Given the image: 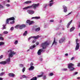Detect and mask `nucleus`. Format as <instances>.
I'll return each mask as SVG.
<instances>
[{"label": "nucleus", "mask_w": 80, "mask_h": 80, "mask_svg": "<svg viewBox=\"0 0 80 80\" xmlns=\"http://www.w3.org/2000/svg\"><path fill=\"white\" fill-rule=\"evenodd\" d=\"M10 53L9 54V58L6 60V62L9 63L10 62V57H13V55H15L16 53L14 52H12V50H10Z\"/></svg>", "instance_id": "f257e3e1"}, {"label": "nucleus", "mask_w": 80, "mask_h": 80, "mask_svg": "<svg viewBox=\"0 0 80 80\" xmlns=\"http://www.w3.org/2000/svg\"><path fill=\"white\" fill-rule=\"evenodd\" d=\"M39 4H40L39 3L37 4H33L31 6H28L27 8H33L34 10H36V8H37L38 7H39Z\"/></svg>", "instance_id": "f03ea898"}, {"label": "nucleus", "mask_w": 80, "mask_h": 80, "mask_svg": "<svg viewBox=\"0 0 80 80\" xmlns=\"http://www.w3.org/2000/svg\"><path fill=\"white\" fill-rule=\"evenodd\" d=\"M39 4H40L39 3L37 4H33L31 6H28L27 8H33L34 10H36V8H37L38 7H39Z\"/></svg>", "instance_id": "7ed1b4c3"}, {"label": "nucleus", "mask_w": 80, "mask_h": 80, "mask_svg": "<svg viewBox=\"0 0 80 80\" xmlns=\"http://www.w3.org/2000/svg\"><path fill=\"white\" fill-rule=\"evenodd\" d=\"M49 45V43L47 42V41H46L42 43L41 44V46L43 49H45L47 48V46Z\"/></svg>", "instance_id": "20e7f679"}, {"label": "nucleus", "mask_w": 80, "mask_h": 80, "mask_svg": "<svg viewBox=\"0 0 80 80\" xmlns=\"http://www.w3.org/2000/svg\"><path fill=\"white\" fill-rule=\"evenodd\" d=\"M15 20V18L14 17H12V18H8L6 21V24H8V22H9V20Z\"/></svg>", "instance_id": "39448f33"}, {"label": "nucleus", "mask_w": 80, "mask_h": 80, "mask_svg": "<svg viewBox=\"0 0 80 80\" xmlns=\"http://www.w3.org/2000/svg\"><path fill=\"white\" fill-rule=\"evenodd\" d=\"M40 37V36L39 35H38L37 36H32L31 37H30L28 38V40H30L32 38H35V39H38V38Z\"/></svg>", "instance_id": "423d86ee"}, {"label": "nucleus", "mask_w": 80, "mask_h": 80, "mask_svg": "<svg viewBox=\"0 0 80 80\" xmlns=\"http://www.w3.org/2000/svg\"><path fill=\"white\" fill-rule=\"evenodd\" d=\"M27 12L29 14H30V15H32L34 13H35L34 11L32 10H28Z\"/></svg>", "instance_id": "0eeeda50"}, {"label": "nucleus", "mask_w": 80, "mask_h": 80, "mask_svg": "<svg viewBox=\"0 0 80 80\" xmlns=\"http://www.w3.org/2000/svg\"><path fill=\"white\" fill-rule=\"evenodd\" d=\"M65 40V37L62 38L59 40V43H62Z\"/></svg>", "instance_id": "6e6552de"}, {"label": "nucleus", "mask_w": 80, "mask_h": 80, "mask_svg": "<svg viewBox=\"0 0 80 80\" xmlns=\"http://www.w3.org/2000/svg\"><path fill=\"white\" fill-rule=\"evenodd\" d=\"M42 52H43V49H39L37 52L38 55H41V53Z\"/></svg>", "instance_id": "1a4fd4ad"}, {"label": "nucleus", "mask_w": 80, "mask_h": 80, "mask_svg": "<svg viewBox=\"0 0 80 80\" xmlns=\"http://www.w3.org/2000/svg\"><path fill=\"white\" fill-rule=\"evenodd\" d=\"M73 64L72 63H70L68 64V68L70 69L71 68L73 67Z\"/></svg>", "instance_id": "9d476101"}, {"label": "nucleus", "mask_w": 80, "mask_h": 80, "mask_svg": "<svg viewBox=\"0 0 80 80\" xmlns=\"http://www.w3.org/2000/svg\"><path fill=\"white\" fill-rule=\"evenodd\" d=\"M80 48V43H77L75 48V50H78Z\"/></svg>", "instance_id": "9b49d317"}, {"label": "nucleus", "mask_w": 80, "mask_h": 80, "mask_svg": "<svg viewBox=\"0 0 80 80\" xmlns=\"http://www.w3.org/2000/svg\"><path fill=\"white\" fill-rule=\"evenodd\" d=\"M63 8L64 9V12H65V13H66L67 12V7L65 6H63Z\"/></svg>", "instance_id": "f8f14e48"}, {"label": "nucleus", "mask_w": 80, "mask_h": 80, "mask_svg": "<svg viewBox=\"0 0 80 80\" xmlns=\"http://www.w3.org/2000/svg\"><path fill=\"white\" fill-rule=\"evenodd\" d=\"M26 27V26L25 24H22L19 26L20 29H22L23 28H25Z\"/></svg>", "instance_id": "ddd939ff"}, {"label": "nucleus", "mask_w": 80, "mask_h": 80, "mask_svg": "<svg viewBox=\"0 0 80 80\" xmlns=\"http://www.w3.org/2000/svg\"><path fill=\"white\" fill-rule=\"evenodd\" d=\"M9 75L10 77H15V74L13 73H10L9 74Z\"/></svg>", "instance_id": "4468645a"}, {"label": "nucleus", "mask_w": 80, "mask_h": 80, "mask_svg": "<svg viewBox=\"0 0 80 80\" xmlns=\"http://www.w3.org/2000/svg\"><path fill=\"white\" fill-rule=\"evenodd\" d=\"M34 67L33 66H31L30 67V68H29V70H33L34 68Z\"/></svg>", "instance_id": "2eb2a0df"}, {"label": "nucleus", "mask_w": 80, "mask_h": 80, "mask_svg": "<svg viewBox=\"0 0 80 80\" xmlns=\"http://www.w3.org/2000/svg\"><path fill=\"white\" fill-rule=\"evenodd\" d=\"M35 32H38L40 30V28L39 27L34 29Z\"/></svg>", "instance_id": "dca6fc26"}, {"label": "nucleus", "mask_w": 80, "mask_h": 80, "mask_svg": "<svg viewBox=\"0 0 80 80\" xmlns=\"http://www.w3.org/2000/svg\"><path fill=\"white\" fill-rule=\"evenodd\" d=\"M7 63L6 61H2L0 62V64H2L3 65H5Z\"/></svg>", "instance_id": "f3484780"}, {"label": "nucleus", "mask_w": 80, "mask_h": 80, "mask_svg": "<svg viewBox=\"0 0 80 80\" xmlns=\"http://www.w3.org/2000/svg\"><path fill=\"white\" fill-rule=\"evenodd\" d=\"M72 21H73V20H72L69 22L68 24V25H67V28H68L69 27V26H70V25L71 24V23L72 22Z\"/></svg>", "instance_id": "a211bd4d"}, {"label": "nucleus", "mask_w": 80, "mask_h": 80, "mask_svg": "<svg viewBox=\"0 0 80 80\" xmlns=\"http://www.w3.org/2000/svg\"><path fill=\"white\" fill-rule=\"evenodd\" d=\"M54 41L53 42L52 45H53V44H54L55 43V45H57V42H55V38H54Z\"/></svg>", "instance_id": "6ab92c4d"}, {"label": "nucleus", "mask_w": 80, "mask_h": 80, "mask_svg": "<svg viewBox=\"0 0 80 80\" xmlns=\"http://www.w3.org/2000/svg\"><path fill=\"white\" fill-rule=\"evenodd\" d=\"M35 45L34 44L33 46H31L29 47V49H31V50H32L33 48H35Z\"/></svg>", "instance_id": "aec40b11"}, {"label": "nucleus", "mask_w": 80, "mask_h": 80, "mask_svg": "<svg viewBox=\"0 0 80 80\" xmlns=\"http://www.w3.org/2000/svg\"><path fill=\"white\" fill-rule=\"evenodd\" d=\"M35 22L34 21H30L29 22V25H32V24L34 23Z\"/></svg>", "instance_id": "412c9836"}, {"label": "nucleus", "mask_w": 80, "mask_h": 80, "mask_svg": "<svg viewBox=\"0 0 80 80\" xmlns=\"http://www.w3.org/2000/svg\"><path fill=\"white\" fill-rule=\"evenodd\" d=\"M74 29H75V27H72L70 29V32H72V31L74 30Z\"/></svg>", "instance_id": "4be33fe9"}, {"label": "nucleus", "mask_w": 80, "mask_h": 80, "mask_svg": "<svg viewBox=\"0 0 80 80\" xmlns=\"http://www.w3.org/2000/svg\"><path fill=\"white\" fill-rule=\"evenodd\" d=\"M0 40H3V38L2 37V35L1 34H0Z\"/></svg>", "instance_id": "5701e85b"}, {"label": "nucleus", "mask_w": 80, "mask_h": 80, "mask_svg": "<svg viewBox=\"0 0 80 80\" xmlns=\"http://www.w3.org/2000/svg\"><path fill=\"white\" fill-rule=\"evenodd\" d=\"M5 45V42H0V46H2V45Z\"/></svg>", "instance_id": "b1692460"}, {"label": "nucleus", "mask_w": 80, "mask_h": 80, "mask_svg": "<svg viewBox=\"0 0 80 80\" xmlns=\"http://www.w3.org/2000/svg\"><path fill=\"white\" fill-rule=\"evenodd\" d=\"M37 80V78L36 77H33L30 80Z\"/></svg>", "instance_id": "393cba45"}, {"label": "nucleus", "mask_w": 80, "mask_h": 80, "mask_svg": "<svg viewBox=\"0 0 80 80\" xmlns=\"http://www.w3.org/2000/svg\"><path fill=\"white\" fill-rule=\"evenodd\" d=\"M27 31H25V32L23 33V35L24 36H27Z\"/></svg>", "instance_id": "a878e982"}, {"label": "nucleus", "mask_w": 80, "mask_h": 80, "mask_svg": "<svg viewBox=\"0 0 80 80\" xmlns=\"http://www.w3.org/2000/svg\"><path fill=\"white\" fill-rule=\"evenodd\" d=\"M24 3L26 4H28V3H32V2L28 1H26V2H25Z\"/></svg>", "instance_id": "bb28decb"}, {"label": "nucleus", "mask_w": 80, "mask_h": 80, "mask_svg": "<svg viewBox=\"0 0 80 80\" xmlns=\"http://www.w3.org/2000/svg\"><path fill=\"white\" fill-rule=\"evenodd\" d=\"M22 77L23 78H28V77L26 76L25 75H22Z\"/></svg>", "instance_id": "cd10ccee"}, {"label": "nucleus", "mask_w": 80, "mask_h": 80, "mask_svg": "<svg viewBox=\"0 0 80 80\" xmlns=\"http://www.w3.org/2000/svg\"><path fill=\"white\" fill-rule=\"evenodd\" d=\"M19 66L20 67H21V68H22L23 67H24L23 65L22 64H20L19 65Z\"/></svg>", "instance_id": "c85d7f7f"}, {"label": "nucleus", "mask_w": 80, "mask_h": 80, "mask_svg": "<svg viewBox=\"0 0 80 80\" xmlns=\"http://www.w3.org/2000/svg\"><path fill=\"white\" fill-rule=\"evenodd\" d=\"M3 27H2V30H3L4 29H6V27H5V25L3 24Z\"/></svg>", "instance_id": "c756f323"}, {"label": "nucleus", "mask_w": 80, "mask_h": 80, "mask_svg": "<svg viewBox=\"0 0 80 80\" xmlns=\"http://www.w3.org/2000/svg\"><path fill=\"white\" fill-rule=\"evenodd\" d=\"M78 41H79V40H78V39H76V44H77V43H78Z\"/></svg>", "instance_id": "7c9ffc66"}, {"label": "nucleus", "mask_w": 80, "mask_h": 80, "mask_svg": "<svg viewBox=\"0 0 80 80\" xmlns=\"http://www.w3.org/2000/svg\"><path fill=\"white\" fill-rule=\"evenodd\" d=\"M75 70V68L72 67V68H71V69L70 70V71H73V70Z\"/></svg>", "instance_id": "2f4dec72"}, {"label": "nucleus", "mask_w": 80, "mask_h": 80, "mask_svg": "<svg viewBox=\"0 0 80 80\" xmlns=\"http://www.w3.org/2000/svg\"><path fill=\"white\" fill-rule=\"evenodd\" d=\"M30 20H28L26 21V23H28L29 24L30 23Z\"/></svg>", "instance_id": "473e14b6"}, {"label": "nucleus", "mask_w": 80, "mask_h": 80, "mask_svg": "<svg viewBox=\"0 0 80 80\" xmlns=\"http://www.w3.org/2000/svg\"><path fill=\"white\" fill-rule=\"evenodd\" d=\"M25 68H24L22 70V72L23 73H24V72H25Z\"/></svg>", "instance_id": "72a5a7b5"}, {"label": "nucleus", "mask_w": 80, "mask_h": 80, "mask_svg": "<svg viewBox=\"0 0 80 80\" xmlns=\"http://www.w3.org/2000/svg\"><path fill=\"white\" fill-rule=\"evenodd\" d=\"M3 33L4 34H7L8 32L7 31H5Z\"/></svg>", "instance_id": "f704fd0d"}, {"label": "nucleus", "mask_w": 80, "mask_h": 80, "mask_svg": "<svg viewBox=\"0 0 80 80\" xmlns=\"http://www.w3.org/2000/svg\"><path fill=\"white\" fill-rule=\"evenodd\" d=\"M53 2L50 3L49 4L50 7H52V6L53 5Z\"/></svg>", "instance_id": "c9c22d12"}, {"label": "nucleus", "mask_w": 80, "mask_h": 80, "mask_svg": "<svg viewBox=\"0 0 80 80\" xmlns=\"http://www.w3.org/2000/svg\"><path fill=\"white\" fill-rule=\"evenodd\" d=\"M15 23V21H13L10 22L11 24H13Z\"/></svg>", "instance_id": "e433bc0d"}, {"label": "nucleus", "mask_w": 80, "mask_h": 80, "mask_svg": "<svg viewBox=\"0 0 80 80\" xmlns=\"http://www.w3.org/2000/svg\"><path fill=\"white\" fill-rule=\"evenodd\" d=\"M54 74L52 72L50 74H49V75L50 76H53V75Z\"/></svg>", "instance_id": "4c0bfd02"}, {"label": "nucleus", "mask_w": 80, "mask_h": 80, "mask_svg": "<svg viewBox=\"0 0 80 80\" xmlns=\"http://www.w3.org/2000/svg\"><path fill=\"white\" fill-rule=\"evenodd\" d=\"M18 41H16L14 42V44H15V45H17V44L18 43Z\"/></svg>", "instance_id": "58836bf2"}, {"label": "nucleus", "mask_w": 80, "mask_h": 80, "mask_svg": "<svg viewBox=\"0 0 80 80\" xmlns=\"http://www.w3.org/2000/svg\"><path fill=\"white\" fill-rule=\"evenodd\" d=\"M40 17H36V19H40Z\"/></svg>", "instance_id": "ea45409f"}, {"label": "nucleus", "mask_w": 80, "mask_h": 80, "mask_svg": "<svg viewBox=\"0 0 80 80\" xmlns=\"http://www.w3.org/2000/svg\"><path fill=\"white\" fill-rule=\"evenodd\" d=\"M42 76H43V74H42L41 75H39L38 76V77H42Z\"/></svg>", "instance_id": "a19ab883"}, {"label": "nucleus", "mask_w": 80, "mask_h": 80, "mask_svg": "<svg viewBox=\"0 0 80 80\" xmlns=\"http://www.w3.org/2000/svg\"><path fill=\"white\" fill-rule=\"evenodd\" d=\"M77 74H78V72H75L73 75H77Z\"/></svg>", "instance_id": "79ce46f5"}, {"label": "nucleus", "mask_w": 80, "mask_h": 80, "mask_svg": "<svg viewBox=\"0 0 80 80\" xmlns=\"http://www.w3.org/2000/svg\"><path fill=\"white\" fill-rule=\"evenodd\" d=\"M62 71H66L67 70V68H63L62 69Z\"/></svg>", "instance_id": "37998d69"}, {"label": "nucleus", "mask_w": 80, "mask_h": 80, "mask_svg": "<svg viewBox=\"0 0 80 80\" xmlns=\"http://www.w3.org/2000/svg\"><path fill=\"white\" fill-rule=\"evenodd\" d=\"M0 8H3V6H2L1 5H0Z\"/></svg>", "instance_id": "c03bdc74"}, {"label": "nucleus", "mask_w": 80, "mask_h": 80, "mask_svg": "<svg viewBox=\"0 0 80 80\" xmlns=\"http://www.w3.org/2000/svg\"><path fill=\"white\" fill-rule=\"evenodd\" d=\"M36 42V39L34 40L33 41H32V43H34L35 42Z\"/></svg>", "instance_id": "a18cd8bd"}, {"label": "nucleus", "mask_w": 80, "mask_h": 80, "mask_svg": "<svg viewBox=\"0 0 80 80\" xmlns=\"http://www.w3.org/2000/svg\"><path fill=\"white\" fill-rule=\"evenodd\" d=\"M3 55H1L0 56V59H2V58H3Z\"/></svg>", "instance_id": "49530a36"}, {"label": "nucleus", "mask_w": 80, "mask_h": 80, "mask_svg": "<svg viewBox=\"0 0 80 80\" xmlns=\"http://www.w3.org/2000/svg\"><path fill=\"white\" fill-rule=\"evenodd\" d=\"M75 59V57H72L71 59V60H74Z\"/></svg>", "instance_id": "de8ad7c7"}, {"label": "nucleus", "mask_w": 80, "mask_h": 80, "mask_svg": "<svg viewBox=\"0 0 80 80\" xmlns=\"http://www.w3.org/2000/svg\"><path fill=\"white\" fill-rule=\"evenodd\" d=\"M19 26V25H17L15 26V28H18V27Z\"/></svg>", "instance_id": "09e8293b"}, {"label": "nucleus", "mask_w": 80, "mask_h": 80, "mask_svg": "<svg viewBox=\"0 0 80 80\" xmlns=\"http://www.w3.org/2000/svg\"><path fill=\"white\" fill-rule=\"evenodd\" d=\"M6 6H7V7H10V5L9 4H7L6 5Z\"/></svg>", "instance_id": "8fccbe9b"}, {"label": "nucleus", "mask_w": 80, "mask_h": 80, "mask_svg": "<svg viewBox=\"0 0 80 80\" xmlns=\"http://www.w3.org/2000/svg\"><path fill=\"white\" fill-rule=\"evenodd\" d=\"M33 65V63L32 62L30 64V66H33L32 65Z\"/></svg>", "instance_id": "3c124183"}, {"label": "nucleus", "mask_w": 80, "mask_h": 80, "mask_svg": "<svg viewBox=\"0 0 80 80\" xmlns=\"http://www.w3.org/2000/svg\"><path fill=\"white\" fill-rule=\"evenodd\" d=\"M32 19H36V17H32Z\"/></svg>", "instance_id": "603ef678"}, {"label": "nucleus", "mask_w": 80, "mask_h": 80, "mask_svg": "<svg viewBox=\"0 0 80 80\" xmlns=\"http://www.w3.org/2000/svg\"><path fill=\"white\" fill-rule=\"evenodd\" d=\"M3 74H4V72H2L0 74V75L1 76H2V75H3Z\"/></svg>", "instance_id": "864d4df0"}, {"label": "nucleus", "mask_w": 80, "mask_h": 80, "mask_svg": "<svg viewBox=\"0 0 80 80\" xmlns=\"http://www.w3.org/2000/svg\"><path fill=\"white\" fill-rule=\"evenodd\" d=\"M11 30H13V27H11V28L10 29Z\"/></svg>", "instance_id": "5fc2aeb1"}, {"label": "nucleus", "mask_w": 80, "mask_h": 80, "mask_svg": "<svg viewBox=\"0 0 80 80\" xmlns=\"http://www.w3.org/2000/svg\"><path fill=\"white\" fill-rule=\"evenodd\" d=\"M50 22H54L53 20H50Z\"/></svg>", "instance_id": "6e6d98bb"}, {"label": "nucleus", "mask_w": 80, "mask_h": 80, "mask_svg": "<svg viewBox=\"0 0 80 80\" xmlns=\"http://www.w3.org/2000/svg\"><path fill=\"white\" fill-rule=\"evenodd\" d=\"M78 67H80V62L79 63H78Z\"/></svg>", "instance_id": "4d7b16f0"}, {"label": "nucleus", "mask_w": 80, "mask_h": 80, "mask_svg": "<svg viewBox=\"0 0 80 80\" xmlns=\"http://www.w3.org/2000/svg\"><path fill=\"white\" fill-rule=\"evenodd\" d=\"M46 76H44L43 77V79H44V80H45V79H46Z\"/></svg>", "instance_id": "13d9d810"}, {"label": "nucleus", "mask_w": 80, "mask_h": 80, "mask_svg": "<svg viewBox=\"0 0 80 80\" xmlns=\"http://www.w3.org/2000/svg\"><path fill=\"white\" fill-rule=\"evenodd\" d=\"M27 8H27V7H26L23 8V9L24 10H25V9H27Z\"/></svg>", "instance_id": "bf43d9fd"}, {"label": "nucleus", "mask_w": 80, "mask_h": 80, "mask_svg": "<svg viewBox=\"0 0 80 80\" xmlns=\"http://www.w3.org/2000/svg\"><path fill=\"white\" fill-rule=\"evenodd\" d=\"M36 44L37 45H38L39 44V43L38 42H36Z\"/></svg>", "instance_id": "052dcab7"}, {"label": "nucleus", "mask_w": 80, "mask_h": 80, "mask_svg": "<svg viewBox=\"0 0 80 80\" xmlns=\"http://www.w3.org/2000/svg\"><path fill=\"white\" fill-rule=\"evenodd\" d=\"M71 13H72V12H70L67 15H66V16H67V15H70V14H71Z\"/></svg>", "instance_id": "680f3d73"}, {"label": "nucleus", "mask_w": 80, "mask_h": 80, "mask_svg": "<svg viewBox=\"0 0 80 80\" xmlns=\"http://www.w3.org/2000/svg\"><path fill=\"white\" fill-rule=\"evenodd\" d=\"M65 56H68V53H66L65 54Z\"/></svg>", "instance_id": "e2e57ef3"}, {"label": "nucleus", "mask_w": 80, "mask_h": 80, "mask_svg": "<svg viewBox=\"0 0 80 80\" xmlns=\"http://www.w3.org/2000/svg\"><path fill=\"white\" fill-rule=\"evenodd\" d=\"M50 3L51 2H53V0H51L50 1Z\"/></svg>", "instance_id": "0e129e2a"}, {"label": "nucleus", "mask_w": 80, "mask_h": 80, "mask_svg": "<svg viewBox=\"0 0 80 80\" xmlns=\"http://www.w3.org/2000/svg\"><path fill=\"white\" fill-rule=\"evenodd\" d=\"M78 28H80V22H79V25H78Z\"/></svg>", "instance_id": "69168bd1"}, {"label": "nucleus", "mask_w": 80, "mask_h": 80, "mask_svg": "<svg viewBox=\"0 0 80 80\" xmlns=\"http://www.w3.org/2000/svg\"><path fill=\"white\" fill-rule=\"evenodd\" d=\"M0 80H3V78H0Z\"/></svg>", "instance_id": "338daca9"}, {"label": "nucleus", "mask_w": 80, "mask_h": 80, "mask_svg": "<svg viewBox=\"0 0 80 80\" xmlns=\"http://www.w3.org/2000/svg\"><path fill=\"white\" fill-rule=\"evenodd\" d=\"M78 78V79H80V77H78V78Z\"/></svg>", "instance_id": "774afa93"}]
</instances>
